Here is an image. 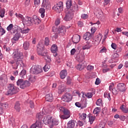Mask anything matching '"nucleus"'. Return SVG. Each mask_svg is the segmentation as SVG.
I'll use <instances>...</instances> for the list:
<instances>
[{
	"instance_id": "obj_45",
	"label": "nucleus",
	"mask_w": 128,
	"mask_h": 128,
	"mask_svg": "<svg viewBox=\"0 0 128 128\" xmlns=\"http://www.w3.org/2000/svg\"><path fill=\"white\" fill-rule=\"evenodd\" d=\"M26 74V71L24 70H22L20 73V76H21V78H24Z\"/></svg>"
},
{
	"instance_id": "obj_53",
	"label": "nucleus",
	"mask_w": 128,
	"mask_h": 128,
	"mask_svg": "<svg viewBox=\"0 0 128 128\" xmlns=\"http://www.w3.org/2000/svg\"><path fill=\"white\" fill-rule=\"evenodd\" d=\"M0 18L4 16V10L2 9H0Z\"/></svg>"
},
{
	"instance_id": "obj_52",
	"label": "nucleus",
	"mask_w": 128,
	"mask_h": 128,
	"mask_svg": "<svg viewBox=\"0 0 128 128\" xmlns=\"http://www.w3.org/2000/svg\"><path fill=\"white\" fill-rule=\"evenodd\" d=\"M85 96H86L88 98H92V92H88L86 94H85Z\"/></svg>"
},
{
	"instance_id": "obj_7",
	"label": "nucleus",
	"mask_w": 128,
	"mask_h": 128,
	"mask_svg": "<svg viewBox=\"0 0 128 128\" xmlns=\"http://www.w3.org/2000/svg\"><path fill=\"white\" fill-rule=\"evenodd\" d=\"M72 96L69 93H66L63 95L62 97V100L63 102H68L72 100Z\"/></svg>"
},
{
	"instance_id": "obj_30",
	"label": "nucleus",
	"mask_w": 128,
	"mask_h": 128,
	"mask_svg": "<svg viewBox=\"0 0 128 128\" xmlns=\"http://www.w3.org/2000/svg\"><path fill=\"white\" fill-rule=\"evenodd\" d=\"M98 14L100 16V18L102 22L106 20V16L104 14V13L102 10L98 12Z\"/></svg>"
},
{
	"instance_id": "obj_12",
	"label": "nucleus",
	"mask_w": 128,
	"mask_h": 128,
	"mask_svg": "<svg viewBox=\"0 0 128 128\" xmlns=\"http://www.w3.org/2000/svg\"><path fill=\"white\" fill-rule=\"evenodd\" d=\"M66 32V28L64 26H60L58 30V32L60 36H64Z\"/></svg>"
},
{
	"instance_id": "obj_29",
	"label": "nucleus",
	"mask_w": 128,
	"mask_h": 128,
	"mask_svg": "<svg viewBox=\"0 0 128 128\" xmlns=\"http://www.w3.org/2000/svg\"><path fill=\"white\" fill-rule=\"evenodd\" d=\"M42 116H44V114L42 112L38 113L36 115V120H42Z\"/></svg>"
},
{
	"instance_id": "obj_3",
	"label": "nucleus",
	"mask_w": 128,
	"mask_h": 128,
	"mask_svg": "<svg viewBox=\"0 0 128 128\" xmlns=\"http://www.w3.org/2000/svg\"><path fill=\"white\" fill-rule=\"evenodd\" d=\"M18 86H20V88L22 90L30 86V83L28 80H24L22 79H18L16 82Z\"/></svg>"
},
{
	"instance_id": "obj_26",
	"label": "nucleus",
	"mask_w": 128,
	"mask_h": 128,
	"mask_svg": "<svg viewBox=\"0 0 128 128\" xmlns=\"http://www.w3.org/2000/svg\"><path fill=\"white\" fill-rule=\"evenodd\" d=\"M92 44H90V43L88 42L84 46H82V50H88L90 48H92Z\"/></svg>"
},
{
	"instance_id": "obj_1",
	"label": "nucleus",
	"mask_w": 128,
	"mask_h": 128,
	"mask_svg": "<svg viewBox=\"0 0 128 128\" xmlns=\"http://www.w3.org/2000/svg\"><path fill=\"white\" fill-rule=\"evenodd\" d=\"M20 89L14 84H8L7 92L5 93L6 96H14L18 92Z\"/></svg>"
},
{
	"instance_id": "obj_34",
	"label": "nucleus",
	"mask_w": 128,
	"mask_h": 128,
	"mask_svg": "<svg viewBox=\"0 0 128 128\" xmlns=\"http://www.w3.org/2000/svg\"><path fill=\"white\" fill-rule=\"evenodd\" d=\"M32 20L35 24H38L40 22V20L36 16H34Z\"/></svg>"
},
{
	"instance_id": "obj_54",
	"label": "nucleus",
	"mask_w": 128,
	"mask_h": 128,
	"mask_svg": "<svg viewBox=\"0 0 128 128\" xmlns=\"http://www.w3.org/2000/svg\"><path fill=\"white\" fill-rule=\"evenodd\" d=\"M35 6H38V4H40V0H34Z\"/></svg>"
},
{
	"instance_id": "obj_63",
	"label": "nucleus",
	"mask_w": 128,
	"mask_h": 128,
	"mask_svg": "<svg viewBox=\"0 0 128 128\" xmlns=\"http://www.w3.org/2000/svg\"><path fill=\"white\" fill-rule=\"evenodd\" d=\"M111 46L113 50H116V44L115 43H112Z\"/></svg>"
},
{
	"instance_id": "obj_24",
	"label": "nucleus",
	"mask_w": 128,
	"mask_h": 128,
	"mask_svg": "<svg viewBox=\"0 0 128 128\" xmlns=\"http://www.w3.org/2000/svg\"><path fill=\"white\" fill-rule=\"evenodd\" d=\"M120 110H122L124 114H128V108L124 104H122L120 106Z\"/></svg>"
},
{
	"instance_id": "obj_13",
	"label": "nucleus",
	"mask_w": 128,
	"mask_h": 128,
	"mask_svg": "<svg viewBox=\"0 0 128 128\" xmlns=\"http://www.w3.org/2000/svg\"><path fill=\"white\" fill-rule=\"evenodd\" d=\"M58 48L56 46V44H54L52 45L51 47V52H52V54H54V56H58Z\"/></svg>"
},
{
	"instance_id": "obj_4",
	"label": "nucleus",
	"mask_w": 128,
	"mask_h": 128,
	"mask_svg": "<svg viewBox=\"0 0 128 128\" xmlns=\"http://www.w3.org/2000/svg\"><path fill=\"white\" fill-rule=\"evenodd\" d=\"M37 52L39 56H46V52L44 46L42 42L38 43L37 45Z\"/></svg>"
},
{
	"instance_id": "obj_42",
	"label": "nucleus",
	"mask_w": 128,
	"mask_h": 128,
	"mask_svg": "<svg viewBox=\"0 0 128 128\" xmlns=\"http://www.w3.org/2000/svg\"><path fill=\"white\" fill-rule=\"evenodd\" d=\"M72 6V0H68L67 2H66V6L67 8H70Z\"/></svg>"
},
{
	"instance_id": "obj_51",
	"label": "nucleus",
	"mask_w": 128,
	"mask_h": 128,
	"mask_svg": "<svg viewBox=\"0 0 128 128\" xmlns=\"http://www.w3.org/2000/svg\"><path fill=\"white\" fill-rule=\"evenodd\" d=\"M104 98H108V100H110V93L105 92L104 94Z\"/></svg>"
},
{
	"instance_id": "obj_14",
	"label": "nucleus",
	"mask_w": 128,
	"mask_h": 128,
	"mask_svg": "<svg viewBox=\"0 0 128 128\" xmlns=\"http://www.w3.org/2000/svg\"><path fill=\"white\" fill-rule=\"evenodd\" d=\"M76 58L79 62H86L84 60V53L78 54Z\"/></svg>"
},
{
	"instance_id": "obj_61",
	"label": "nucleus",
	"mask_w": 128,
	"mask_h": 128,
	"mask_svg": "<svg viewBox=\"0 0 128 128\" xmlns=\"http://www.w3.org/2000/svg\"><path fill=\"white\" fill-rule=\"evenodd\" d=\"M78 24L80 28H82V26H84V22L82 21H78Z\"/></svg>"
},
{
	"instance_id": "obj_27",
	"label": "nucleus",
	"mask_w": 128,
	"mask_h": 128,
	"mask_svg": "<svg viewBox=\"0 0 128 128\" xmlns=\"http://www.w3.org/2000/svg\"><path fill=\"white\" fill-rule=\"evenodd\" d=\"M75 106H76L77 108H81L82 109L84 108H86V102H84V105H82L80 102H76L75 103Z\"/></svg>"
},
{
	"instance_id": "obj_11",
	"label": "nucleus",
	"mask_w": 128,
	"mask_h": 128,
	"mask_svg": "<svg viewBox=\"0 0 128 128\" xmlns=\"http://www.w3.org/2000/svg\"><path fill=\"white\" fill-rule=\"evenodd\" d=\"M72 18H74V13L70 12H68L66 14L64 20H65L66 22H70V20H72Z\"/></svg>"
},
{
	"instance_id": "obj_43",
	"label": "nucleus",
	"mask_w": 128,
	"mask_h": 128,
	"mask_svg": "<svg viewBox=\"0 0 128 128\" xmlns=\"http://www.w3.org/2000/svg\"><path fill=\"white\" fill-rule=\"evenodd\" d=\"M66 88L64 87H59L58 90V94H62L64 92H65L66 90Z\"/></svg>"
},
{
	"instance_id": "obj_41",
	"label": "nucleus",
	"mask_w": 128,
	"mask_h": 128,
	"mask_svg": "<svg viewBox=\"0 0 128 128\" xmlns=\"http://www.w3.org/2000/svg\"><path fill=\"white\" fill-rule=\"evenodd\" d=\"M100 108L97 107L94 109L93 114H100Z\"/></svg>"
},
{
	"instance_id": "obj_64",
	"label": "nucleus",
	"mask_w": 128,
	"mask_h": 128,
	"mask_svg": "<svg viewBox=\"0 0 128 128\" xmlns=\"http://www.w3.org/2000/svg\"><path fill=\"white\" fill-rule=\"evenodd\" d=\"M102 112L103 113V114H106V112H108V108H104L102 110Z\"/></svg>"
},
{
	"instance_id": "obj_17",
	"label": "nucleus",
	"mask_w": 128,
	"mask_h": 128,
	"mask_svg": "<svg viewBox=\"0 0 128 128\" xmlns=\"http://www.w3.org/2000/svg\"><path fill=\"white\" fill-rule=\"evenodd\" d=\"M60 124V122H58V120L56 118H53L52 120L51 124H50V128H53L54 126H58Z\"/></svg>"
},
{
	"instance_id": "obj_38",
	"label": "nucleus",
	"mask_w": 128,
	"mask_h": 128,
	"mask_svg": "<svg viewBox=\"0 0 128 128\" xmlns=\"http://www.w3.org/2000/svg\"><path fill=\"white\" fill-rule=\"evenodd\" d=\"M79 118L81 120H86V114H79Z\"/></svg>"
},
{
	"instance_id": "obj_40",
	"label": "nucleus",
	"mask_w": 128,
	"mask_h": 128,
	"mask_svg": "<svg viewBox=\"0 0 128 128\" xmlns=\"http://www.w3.org/2000/svg\"><path fill=\"white\" fill-rule=\"evenodd\" d=\"M102 34H100V33H99L98 34L95 36V38L97 40V42H100V40H102Z\"/></svg>"
},
{
	"instance_id": "obj_28",
	"label": "nucleus",
	"mask_w": 128,
	"mask_h": 128,
	"mask_svg": "<svg viewBox=\"0 0 128 128\" xmlns=\"http://www.w3.org/2000/svg\"><path fill=\"white\" fill-rule=\"evenodd\" d=\"M42 6H44V8H46V10H50V1L46 2L44 4H42Z\"/></svg>"
},
{
	"instance_id": "obj_55",
	"label": "nucleus",
	"mask_w": 128,
	"mask_h": 128,
	"mask_svg": "<svg viewBox=\"0 0 128 128\" xmlns=\"http://www.w3.org/2000/svg\"><path fill=\"white\" fill-rule=\"evenodd\" d=\"M44 44L45 46H48V44H50V40L48 38H45Z\"/></svg>"
},
{
	"instance_id": "obj_57",
	"label": "nucleus",
	"mask_w": 128,
	"mask_h": 128,
	"mask_svg": "<svg viewBox=\"0 0 128 128\" xmlns=\"http://www.w3.org/2000/svg\"><path fill=\"white\" fill-rule=\"evenodd\" d=\"M81 18H83V20H86L88 18V14H82Z\"/></svg>"
},
{
	"instance_id": "obj_37",
	"label": "nucleus",
	"mask_w": 128,
	"mask_h": 128,
	"mask_svg": "<svg viewBox=\"0 0 128 128\" xmlns=\"http://www.w3.org/2000/svg\"><path fill=\"white\" fill-rule=\"evenodd\" d=\"M39 12L41 14V18H44V12H46V10L44 8H40L39 10Z\"/></svg>"
},
{
	"instance_id": "obj_6",
	"label": "nucleus",
	"mask_w": 128,
	"mask_h": 128,
	"mask_svg": "<svg viewBox=\"0 0 128 128\" xmlns=\"http://www.w3.org/2000/svg\"><path fill=\"white\" fill-rule=\"evenodd\" d=\"M53 8L56 12H62L64 8V4L62 2H60L59 3L55 5Z\"/></svg>"
},
{
	"instance_id": "obj_9",
	"label": "nucleus",
	"mask_w": 128,
	"mask_h": 128,
	"mask_svg": "<svg viewBox=\"0 0 128 128\" xmlns=\"http://www.w3.org/2000/svg\"><path fill=\"white\" fill-rule=\"evenodd\" d=\"M32 72H33L34 74H40V72H42V68H40V67H38V65L32 66Z\"/></svg>"
},
{
	"instance_id": "obj_44",
	"label": "nucleus",
	"mask_w": 128,
	"mask_h": 128,
	"mask_svg": "<svg viewBox=\"0 0 128 128\" xmlns=\"http://www.w3.org/2000/svg\"><path fill=\"white\" fill-rule=\"evenodd\" d=\"M67 82L66 84H72V78H70V77L69 76H68L66 78Z\"/></svg>"
},
{
	"instance_id": "obj_60",
	"label": "nucleus",
	"mask_w": 128,
	"mask_h": 128,
	"mask_svg": "<svg viewBox=\"0 0 128 128\" xmlns=\"http://www.w3.org/2000/svg\"><path fill=\"white\" fill-rule=\"evenodd\" d=\"M43 68L44 72H48V70H50V66L48 65H45L44 66Z\"/></svg>"
},
{
	"instance_id": "obj_8",
	"label": "nucleus",
	"mask_w": 128,
	"mask_h": 128,
	"mask_svg": "<svg viewBox=\"0 0 128 128\" xmlns=\"http://www.w3.org/2000/svg\"><path fill=\"white\" fill-rule=\"evenodd\" d=\"M22 22L24 24H26V26H32L33 20L32 18L30 17H26L22 19Z\"/></svg>"
},
{
	"instance_id": "obj_49",
	"label": "nucleus",
	"mask_w": 128,
	"mask_h": 128,
	"mask_svg": "<svg viewBox=\"0 0 128 128\" xmlns=\"http://www.w3.org/2000/svg\"><path fill=\"white\" fill-rule=\"evenodd\" d=\"M0 32H1V35L2 36L3 34H6V30L4 29L0 26Z\"/></svg>"
},
{
	"instance_id": "obj_58",
	"label": "nucleus",
	"mask_w": 128,
	"mask_h": 128,
	"mask_svg": "<svg viewBox=\"0 0 128 128\" xmlns=\"http://www.w3.org/2000/svg\"><path fill=\"white\" fill-rule=\"evenodd\" d=\"M12 66L14 70H16L18 68V63L17 62H15L14 65H12Z\"/></svg>"
},
{
	"instance_id": "obj_20",
	"label": "nucleus",
	"mask_w": 128,
	"mask_h": 128,
	"mask_svg": "<svg viewBox=\"0 0 128 128\" xmlns=\"http://www.w3.org/2000/svg\"><path fill=\"white\" fill-rule=\"evenodd\" d=\"M117 88L120 92H126V87L124 86V84H118L117 86Z\"/></svg>"
},
{
	"instance_id": "obj_35",
	"label": "nucleus",
	"mask_w": 128,
	"mask_h": 128,
	"mask_svg": "<svg viewBox=\"0 0 128 128\" xmlns=\"http://www.w3.org/2000/svg\"><path fill=\"white\" fill-rule=\"evenodd\" d=\"M23 46L25 50H28L30 48V42H24L23 44Z\"/></svg>"
},
{
	"instance_id": "obj_25",
	"label": "nucleus",
	"mask_w": 128,
	"mask_h": 128,
	"mask_svg": "<svg viewBox=\"0 0 128 128\" xmlns=\"http://www.w3.org/2000/svg\"><path fill=\"white\" fill-rule=\"evenodd\" d=\"M20 33H16L14 36V38H12V42H18V40H20Z\"/></svg>"
},
{
	"instance_id": "obj_62",
	"label": "nucleus",
	"mask_w": 128,
	"mask_h": 128,
	"mask_svg": "<svg viewBox=\"0 0 128 128\" xmlns=\"http://www.w3.org/2000/svg\"><path fill=\"white\" fill-rule=\"evenodd\" d=\"M88 70H94V66L88 65L86 68Z\"/></svg>"
},
{
	"instance_id": "obj_39",
	"label": "nucleus",
	"mask_w": 128,
	"mask_h": 128,
	"mask_svg": "<svg viewBox=\"0 0 128 128\" xmlns=\"http://www.w3.org/2000/svg\"><path fill=\"white\" fill-rule=\"evenodd\" d=\"M37 128H40L42 126V120H36L35 123Z\"/></svg>"
},
{
	"instance_id": "obj_16",
	"label": "nucleus",
	"mask_w": 128,
	"mask_h": 128,
	"mask_svg": "<svg viewBox=\"0 0 128 128\" xmlns=\"http://www.w3.org/2000/svg\"><path fill=\"white\" fill-rule=\"evenodd\" d=\"M6 82H8V79L6 78V76L0 77V84L2 86H6Z\"/></svg>"
},
{
	"instance_id": "obj_33",
	"label": "nucleus",
	"mask_w": 128,
	"mask_h": 128,
	"mask_svg": "<svg viewBox=\"0 0 128 128\" xmlns=\"http://www.w3.org/2000/svg\"><path fill=\"white\" fill-rule=\"evenodd\" d=\"M14 108L17 112H20V104L19 102H17L15 104Z\"/></svg>"
},
{
	"instance_id": "obj_48",
	"label": "nucleus",
	"mask_w": 128,
	"mask_h": 128,
	"mask_svg": "<svg viewBox=\"0 0 128 128\" xmlns=\"http://www.w3.org/2000/svg\"><path fill=\"white\" fill-rule=\"evenodd\" d=\"M102 99L100 98H99L96 102V106H102Z\"/></svg>"
},
{
	"instance_id": "obj_21",
	"label": "nucleus",
	"mask_w": 128,
	"mask_h": 128,
	"mask_svg": "<svg viewBox=\"0 0 128 128\" xmlns=\"http://www.w3.org/2000/svg\"><path fill=\"white\" fill-rule=\"evenodd\" d=\"M60 76L62 80H64V78H66V76H68V72L66 70H62L60 72Z\"/></svg>"
},
{
	"instance_id": "obj_5",
	"label": "nucleus",
	"mask_w": 128,
	"mask_h": 128,
	"mask_svg": "<svg viewBox=\"0 0 128 128\" xmlns=\"http://www.w3.org/2000/svg\"><path fill=\"white\" fill-rule=\"evenodd\" d=\"M12 57L14 58H17V60H22L24 58V54H22V52L17 50L13 52Z\"/></svg>"
},
{
	"instance_id": "obj_18",
	"label": "nucleus",
	"mask_w": 128,
	"mask_h": 128,
	"mask_svg": "<svg viewBox=\"0 0 128 128\" xmlns=\"http://www.w3.org/2000/svg\"><path fill=\"white\" fill-rule=\"evenodd\" d=\"M80 40V35L76 34L72 36V42L74 44H78Z\"/></svg>"
},
{
	"instance_id": "obj_31",
	"label": "nucleus",
	"mask_w": 128,
	"mask_h": 128,
	"mask_svg": "<svg viewBox=\"0 0 128 128\" xmlns=\"http://www.w3.org/2000/svg\"><path fill=\"white\" fill-rule=\"evenodd\" d=\"M78 5H75L74 6H72V7H70L68 10V12H72V14H74V12H76V10H78Z\"/></svg>"
},
{
	"instance_id": "obj_15",
	"label": "nucleus",
	"mask_w": 128,
	"mask_h": 128,
	"mask_svg": "<svg viewBox=\"0 0 128 128\" xmlns=\"http://www.w3.org/2000/svg\"><path fill=\"white\" fill-rule=\"evenodd\" d=\"M86 66V62H80L79 64H78L76 66V70H82Z\"/></svg>"
},
{
	"instance_id": "obj_10",
	"label": "nucleus",
	"mask_w": 128,
	"mask_h": 128,
	"mask_svg": "<svg viewBox=\"0 0 128 128\" xmlns=\"http://www.w3.org/2000/svg\"><path fill=\"white\" fill-rule=\"evenodd\" d=\"M52 116H46L44 117L43 122L44 124H48L49 126H50V124L52 123Z\"/></svg>"
},
{
	"instance_id": "obj_32",
	"label": "nucleus",
	"mask_w": 128,
	"mask_h": 128,
	"mask_svg": "<svg viewBox=\"0 0 128 128\" xmlns=\"http://www.w3.org/2000/svg\"><path fill=\"white\" fill-rule=\"evenodd\" d=\"M42 56H44V58L46 60L47 62H52V59L50 58V56L48 55V52H46V55Z\"/></svg>"
},
{
	"instance_id": "obj_23",
	"label": "nucleus",
	"mask_w": 128,
	"mask_h": 128,
	"mask_svg": "<svg viewBox=\"0 0 128 128\" xmlns=\"http://www.w3.org/2000/svg\"><path fill=\"white\" fill-rule=\"evenodd\" d=\"M83 38L86 40H90L92 38V34L88 32H86L83 36Z\"/></svg>"
},
{
	"instance_id": "obj_2",
	"label": "nucleus",
	"mask_w": 128,
	"mask_h": 128,
	"mask_svg": "<svg viewBox=\"0 0 128 128\" xmlns=\"http://www.w3.org/2000/svg\"><path fill=\"white\" fill-rule=\"evenodd\" d=\"M59 110L61 112L63 113V115L60 116V117L62 120H68V118H70V112L67 108L60 107Z\"/></svg>"
},
{
	"instance_id": "obj_59",
	"label": "nucleus",
	"mask_w": 128,
	"mask_h": 128,
	"mask_svg": "<svg viewBox=\"0 0 128 128\" xmlns=\"http://www.w3.org/2000/svg\"><path fill=\"white\" fill-rule=\"evenodd\" d=\"M12 28H14V25L12 24H10L8 27H7V30L10 31L12 30Z\"/></svg>"
},
{
	"instance_id": "obj_50",
	"label": "nucleus",
	"mask_w": 128,
	"mask_h": 128,
	"mask_svg": "<svg viewBox=\"0 0 128 128\" xmlns=\"http://www.w3.org/2000/svg\"><path fill=\"white\" fill-rule=\"evenodd\" d=\"M30 82H36V76H31L29 78Z\"/></svg>"
},
{
	"instance_id": "obj_22",
	"label": "nucleus",
	"mask_w": 128,
	"mask_h": 128,
	"mask_svg": "<svg viewBox=\"0 0 128 128\" xmlns=\"http://www.w3.org/2000/svg\"><path fill=\"white\" fill-rule=\"evenodd\" d=\"M45 100H46V102H52V100H54V97L52 96V94H50L46 95Z\"/></svg>"
},
{
	"instance_id": "obj_56",
	"label": "nucleus",
	"mask_w": 128,
	"mask_h": 128,
	"mask_svg": "<svg viewBox=\"0 0 128 128\" xmlns=\"http://www.w3.org/2000/svg\"><path fill=\"white\" fill-rule=\"evenodd\" d=\"M112 93L113 94H118V91L116 90V88H113L112 89Z\"/></svg>"
},
{
	"instance_id": "obj_19",
	"label": "nucleus",
	"mask_w": 128,
	"mask_h": 128,
	"mask_svg": "<svg viewBox=\"0 0 128 128\" xmlns=\"http://www.w3.org/2000/svg\"><path fill=\"white\" fill-rule=\"evenodd\" d=\"M76 122L74 120H70L68 123L67 128H74L76 126Z\"/></svg>"
},
{
	"instance_id": "obj_36",
	"label": "nucleus",
	"mask_w": 128,
	"mask_h": 128,
	"mask_svg": "<svg viewBox=\"0 0 128 128\" xmlns=\"http://www.w3.org/2000/svg\"><path fill=\"white\" fill-rule=\"evenodd\" d=\"M88 116L89 117V122H90V124H92L94 122L96 116H94L91 115H88Z\"/></svg>"
},
{
	"instance_id": "obj_46",
	"label": "nucleus",
	"mask_w": 128,
	"mask_h": 128,
	"mask_svg": "<svg viewBox=\"0 0 128 128\" xmlns=\"http://www.w3.org/2000/svg\"><path fill=\"white\" fill-rule=\"evenodd\" d=\"M30 28H27L26 29H21V32L22 34H28L30 32Z\"/></svg>"
},
{
	"instance_id": "obj_47",
	"label": "nucleus",
	"mask_w": 128,
	"mask_h": 128,
	"mask_svg": "<svg viewBox=\"0 0 128 128\" xmlns=\"http://www.w3.org/2000/svg\"><path fill=\"white\" fill-rule=\"evenodd\" d=\"M16 62L18 63V65L20 64V66H24V62H22V59H20L18 60V59L17 61Z\"/></svg>"
}]
</instances>
